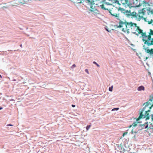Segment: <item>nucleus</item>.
<instances>
[{"instance_id": "f257e3e1", "label": "nucleus", "mask_w": 153, "mask_h": 153, "mask_svg": "<svg viewBox=\"0 0 153 153\" xmlns=\"http://www.w3.org/2000/svg\"><path fill=\"white\" fill-rule=\"evenodd\" d=\"M117 27L120 28L123 32L128 33L130 31L132 33L137 35L142 33L141 29L139 27L137 26V24L131 22H123L120 20L119 22V25L117 26Z\"/></svg>"}, {"instance_id": "f03ea898", "label": "nucleus", "mask_w": 153, "mask_h": 153, "mask_svg": "<svg viewBox=\"0 0 153 153\" xmlns=\"http://www.w3.org/2000/svg\"><path fill=\"white\" fill-rule=\"evenodd\" d=\"M145 9V8H143L139 10L138 14L137 21H140L141 19L143 18V16L146 12Z\"/></svg>"}, {"instance_id": "7ed1b4c3", "label": "nucleus", "mask_w": 153, "mask_h": 153, "mask_svg": "<svg viewBox=\"0 0 153 153\" xmlns=\"http://www.w3.org/2000/svg\"><path fill=\"white\" fill-rule=\"evenodd\" d=\"M126 13H128L129 14H128V15L132 16V18H134L137 20L138 18V14L136 12H131L130 10L128 11L127 10L126 11Z\"/></svg>"}, {"instance_id": "20e7f679", "label": "nucleus", "mask_w": 153, "mask_h": 153, "mask_svg": "<svg viewBox=\"0 0 153 153\" xmlns=\"http://www.w3.org/2000/svg\"><path fill=\"white\" fill-rule=\"evenodd\" d=\"M114 11L115 10L112 9L109 10V12L111 15L115 17L117 19L120 20L119 14L115 13Z\"/></svg>"}, {"instance_id": "39448f33", "label": "nucleus", "mask_w": 153, "mask_h": 153, "mask_svg": "<svg viewBox=\"0 0 153 153\" xmlns=\"http://www.w3.org/2000/svg\"><path fill=\"white\" fill-rule=\"evenodd\" d=\"M120 2L123 5H127L128 6L130 5L128 0H119Z\"/></svg>"}, {"instance_id": "423d86ee", "label": "nucleus", "mask_w": 153, "mask_h": 153, "mask_svg": "<svg viewBox=\"0 0 153 153\" xmlns=\"http://www.w3.org/2000/svg\"><path fill=\"white\" fill-rule=\"evenodd\" d=\"M143 40L144 42V44H147L148 46L153 45V38L152 39L151 42L150 43L148 42L147 40L144 39H143Z\"/></svg>"}, {"instance_id": "0eeeda50", "label": "nucleus", "mask_w": 153, "mask_h": 153, "mask_svg": "<svg viewBox=\"0 0 153 153\" xmlns=\"http://www.w3.org/2000/svg\"><path fill=\"white\" fill-rule=\"evenodd\" d=\"M91 12H92V14L94 15H97V14H100V12L96 8L95 9H92Z\"/></svg>"}, {"instance_id": "6e6552de", "label": "nucleus", "mask_w": 153, "mask_h": 153, "mask_svg": "<svg viewBox=\"0 0 153 153\" xmlns=\"http://www.w3.org/2000/svg\"><path fill=\"white\" fill-rule=\"evenodd\" d=\"M13 6H18L19 4V0H14L12 2Z\"/></svg>"}, {"instance_id": "1a4fd4ad", "label": "nucleus", "mask_w": 153, "mask_h": 153, "mask_svg": "<svg viewBox=\"0 0 153 153\" xmlns=\"http://www.w3.org/2000/svg\"><path fill=\"white\" fill-rule=\"evenodd\" d=\"M145 51L147 53H149L151 55L153 54V49L152 48L150 50L146 48L145 49Z\"/></svg>"}, {"instance_id": "9d476101", "label": "nucleus", "mask_w": 153, "mask_h": 153, "mask_svg": "<svg viewBox=\"0 0 153 153\" xmlns=\"http://www.w3.org/2000/svg\"><path fill=\"white\" fill-rule=\"evenodd\" d=\"M143 110L142 111L140 112V116H139L136 119L137 121H138L140 119H141L143 117Z\"/></svg>"}, {"instance_id": "9b49d317", "label": "nucleus", "mask_w": 153, "mask_h": 153, "mask_svg": "<svg viewBox=\"0 0 153 153\" xmlns=\"http://www.w3.org/2000/svg\"><path fill=\"white\" fill-rule=\"evenodd\" d=\"M139 0H133V4L135 5L136 6H138L139 4H138V2Z\"/></svg>"}, {"instance_id": "f8f14e48", "label": "nucleus", "mask_w": 153, "mask_h": 153, "mask_svg": "<svg viewBox=\"0 0 153 153\" xmlns=\"http://www.w3.org/2000/svg\"><path fill=\"white\" fill-rule=\"evenodd\" d=\"M144 87L143 86H139L137 88V90L138 91H141V90L144 91Z\"/></svg>"}, {"instance_id": "ddd939ff", "label": "nucleus", "mask_w": 153, "mask_h": 153, "mask_svg": "<svg viewBox=\"0 0 153 153\" xmlns=\"http://www.w3.org/2000/svg\"><path fill=\"white\" fill-rule=\"evenodd\" d=\"M29 0H20V3L22 4L26 3Z\"/></svg>"}, {"instance_id": "4468645a", "label": "nucleus", "mask_w": 153, "mask_h": 153, "mask_svg": "<svg viewBox=\"0 0 153 153\" xmlns=\"http://www.w3.org/2000/svg\"><path fill=\"white\" fill-rule=\"evenodd\" d=\"M141 30L142 31V33H141V35L144 38H146L147 36H146V33H143L142 31L143 30Z\"/></svg>"}, {"instance_id": "2eb2a0df", "label": "nucleus", "mask_w": 153, "mask_h": 153, "mask_svg": "<svg viewBox=\"0 0 153 153\" xmlns=\"http://www.w3.org/2000/svg\"><path fill=\"white\" fill-rule=\"evenodd\" d=\"M100 6L101 7V8L104 10H108V9H106L105 8V7H104V5H103V4H102V5H100Z\"/></svg>"}, {"instance_id": "dca6fc26", "label": "nucleus", "mask_w": 153, "mask_h": 153, "mask_svg": "<svg viewBox=\"0 0 153 153\" xmlns=\"http://www.w3.org/2000/svg\"><path fill=\"white\" fill-rule=\"evenodd\" d=\"M147 10L150 12L151 14H153V10H151L150 8H149L148 9H147Z\"/></svg>"}, {"instance_id": "f3484780", "label": "nucleus", "mask_w": 153, "mask_h": 153, "mask_svg": "<svg viewBox=\"0 0 153 153\" xmlns=\"http://www.w3.org/2000/svg\"><path fill=\"white\" fill-rule=\"evenodd\" d=\"M150 33L149 35H153V31L152 29H150Z\"/></svg>"}, {"instance_id": "a211bd4d", "label": "nucleus", "mask_w": 153, "mask_h": 153, "mask_svg": "<svg viewBox=\"0 0 153 153\" xmlns=\"http://www.w3.org/2000/svg\"><path fill=\"white\" fill-rule=\"evenodd\" d=\"M113 88V86H112L111 87H110L109 88V90L110 91H112Z\"/></svg>"}, {"instance_id": "6ab92c4d", "label": "nucleus", "mask_w": 153, "mask_h": 153, "mask_svg": "<svg viewBox=\"0 0 153 153\" xmlns=\"http://www.w3.org/2000/svg\"><path fill=\"white\" fill-rule=\"evenodd\" d=\"M148 40L149 41L150 40L151 38V35L149 34L148 36Z\"/></svg>"}, {"instance_id": "aec40b11", "label": "nucleus", "mask_w": 153, "mask_h": 153, "mask_svg": "<svg viewBox=\"0 0 153 153\" xmlns=\"http://www.w3.org/2000/svg\"><path fill=\"white\" fill-rule=\"evenodd\" d=\"M91 125L87 126V127H86V129L87 130V131L88 130V129L90 128V127H91Z\"/></svg>"}, {"instance_id": "412c9836", "label": "nucleus", "mask_w": 153, "mask_h": 153, "mask_svg": "<svg viewBox=\"0 0 153 153\" xmlns=\"http://www.w3.org/2000/svg\"><path fill=\"white\" fill-rule=\"evenodd\" d=\"M148 24H151L152 22H153V20L151 19L150 21H148Z\"/></svg>"}, {"instance_id": "4be33fe9", "label": "nucleus", "mask_w": 153, "mask_h": 153, "mask_svg": "<svg viewBox=\"0 0 153 153\" xmlns=\"http://www.w3.org/2000/svg\"><path fill=\"white\" fill-rule=\"evenodd\" d=\"M93 63H94V64H95L96 65H97V66L98 67H100V65H98L96 62H94V61L93 62Z\"/></svg>"}, {"instance_id": "5701e85b", "label": "nucleus", "mask_w": 153, "mask_h": 153, "mask_svg": "<svg viewBox=\"0 0 153 153\" xmlns=\"http://www.w3.org/2000/svg\"><path fill=\"white\" fill-rule=\"evenodd\" d=\"M137 123L135 122L133 123V124H132V125L134 127L136 126H137Z\"/></svg>"}, {"instance_id": "b1692460", "label": "nucleus", "mask_w": 153, "mask_h": 153, "mask_svg": "<svg viewBox=\"0 0 153 153\" xmlns=\"http://www.w3.org/2000/svg\"><path fill=\"white\" fill-rule=\"evenodd\" d=\"M128 133L127 132H125L123 133V134L122 135V137H124L125 135H126Z\"/></svg>"}, {"instance_id": "393cba45", "label": "nucleus", "mask_w": 153, "mask_h": 153, "mask_svg": "<svg viewBox=\"0 0 153 153\" xmlns=\"http://www.w3.org/2000/svg\"><path fill=\"white\" fill-rule=\"evenodd\" d=\"M137 131H133V130H132L131 131V133L132 134H133L134 133H137Z\"/></svg>"}, {"instance_id": "a878e982", "label": "nucleus", "mask_w": 153, "mask_h": 153, "mask_svg": "<svg viewBox=\"0 0 153 153\" xmlns=\"http://www.w3.org/2000/svg\"><path fill=\"white\" fill-rule=\"evenodd\" d=\"M119 109V108H114V109H113L112 110V111H114V110H118V109Z\"/></svg>"}, {"instance_id": "bb28decb", "label": "nucleus", "mask_w": 153, "mask_h": 153, "mask_svg": "<svg viewBox=\"0 0 153 153\" xmlns=\"http://www.w3.org/2000/svg\"><path fill=\"white\" fill-rule=\"evenodd\" d=\"M85 71L88 74H89V72L88 71V69H86L85 70Z\"/></svg>"}, {"instance_id": "cd10ccee", "label": "nucleus", "mask_w": 153, "mask_h": 153, "mask_svg": "<svg viewBox=\"0 0 153 153\" xmlns=\"http://www.w3.org/2000/svg\"><path fill=\"white\" fill-rule=\"evenodd\" d=\"M13 126V125H12L11 124H8L7 125V126Z\"/></svg>"}, {"instance_id": "c85d7f7f", "label": "nucleus", "mask_w": 153, "mask_h": 153, "mask_svg": "<svg viewBox=\"0 0 153 153\" xmlns=\"http://www.w3.org/2000/svg\"><path fill=\"white\" fill-rule=\"evenodd\" d=\"M76 67V65L75 64H74L72 66V68H75V67Z\"/></svg>"}, {"instance_id": "c756f323", "label": "nucleus", "mask_w": 153, "mask_h": 153, "mask_svg": "<svg viewBox=\"0 0 153 153\" xmlns=\"http://www.w3.org/2000/svg\"><path fill=\"white\" fill-rule=\"evenodd\" d=\"M8 100L10 101H13L14 100L13 99H11V98H10Z\"/></svg>"}, {"instance_id": "7c9ffc66", "label": "nucleus", "mask_w": 153, "mask_h": 153, "mask_svg": "<svg viewBox=\"0 0 153 153\" xmlns=\"http://www.w3.org/2000/svg\"><path fill=\"white\" fill-rule=\"evenodd\" d=\"M8 100L10 101H13L14 100L13 99H11V98H10Z\"/></svg>"}, {"instance_id": "2f4dec72", "label": "nucleus", "mask_w": 153, "mask_h": 153, "mask_svg": "<svg viewBox=\"0 0 153 153\" xmlns=\"http://www.w3.org/2000/svg\"><path fill=\"white\" fill-rule=\"evenodd\" d=\"M71 106L73 107H75V105H72Z\"/></svg>"}, {"instance_id": "473e14b6", "label": "nucleus", "mask_w": 153, "mask_h": 153, "mask_svg": "<svg viewBox=\"0 0 153 153\" xmlns=\"http://www.w3.org/2000/svg\"><path fill=\"white\" fill-rule=\"evenodd\" d=\"M132 126H133L132 125H130V126L128 127V128H131V127Z\"/></svg>"}, {"instance_id": "72a5a7b5", "label": "nucleus", "mask_w": 153, "mask_h": 153, "mask_svg": "<svg viewBox=\"0 0 153 153\" xmlns=\"http://www.w3.org/2000/svg\"><path fill=\"white\" fill-rule=\"evenodd\" d=\"M3 108V107H0V110L2 109Z\"/></svg>"}, {"instance_id": "f704fd0d", "label": "nucleus", "mask_w": 153, "mask_h": 153, "mask_svg": "<svg viewBox=\"0 0 153 153\" xmlns=\"http://www.w3.org/2000/svg\"><path fill=\"white\" fill-rule=\"evenodd\" d=\"M149 101H151V102H152V99H150L149 100Z\"/></svg>"}, {"instance_id": "c9c22d12", "label": "nucleus", "mask_w": 153, "mask_h": 153, "mask_svg": "<svg viewBox=\"0 0 153 153\" xmlns=\"http://www.w3.org/2000/svg\"><path fill=\"white\" fill-rule=\"evenodd\" d=\"M152 119H153V115L152 116Z\"/></svg>"}, {"instance_id": "e433bc0d", "label": "nucleus", "mask_w": 153, "mask_h": 153, "mask_svg": "<svg viewBox=\"0 0 153 153\" xmlns=\"http://www.w3.org/2000/svg\"><path fill=\"white\" fill-rule=\"evenodd\" d=\"M0 77L1 78L2 77H1V75L0 74Z\"/></svg>"}, {"instance_id": "4c0bfd02", "label": "nucleus", "mask_w": 153, "mask_h": 153, "mask_svg": "<svg viewBox=\"0 0 153 153\" xmlns=\"http://www.w3.org/2000/svg\"><path fill=\"white\" fill-rule=\"evenodd\" d=\"M148 126H146V128Z\"/></svg>"}, {"instance_id": "58836bf2", "label": "nucleus", "mask_w": 153, "mask_h": 153, "mask_svg": "<svg viewBox=\"0 0 153 153\" xmlns=\"http://www.w3.org/2000/svg\"><path fill=\"white\" fill-rule=\"evenodd\" d=\"M13 81H16V80H15V79H14V80H13Z\"/></svg>"}, {"instance_id": "ea45409f", "label": "nucleus", "mask_w": 153, "mask_h": 153, "mask_svg": "<svg viewBox=\"0 0 153 153\" xmlns=\"http://www.w3.org/2000/svg\"><path fill=\"white\" fill-rule=\"evenodd\" d=\"M148 58L147 57H146V59H147Z\"/></svg>"}, {"instance_id": "a19ab883", "label": "nucleus", "mask_w": 153, "mask_h": 153, "mask_svg": "<svg viewBox=\"0 0 153 153\" xmlns=\"http://www.w3.org/2000/svg\"><path fill=\"white\" fill-rule=\"evenodd\" d=\"M20 46L22 47V45H21Z\"/></svg>"}]
</instances>
